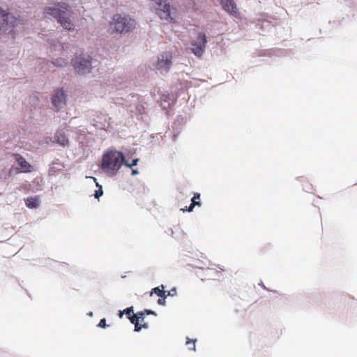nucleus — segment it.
Here are the masks:
<instances>
[{
  "mask_svg": "<svg viewBox=\"0 0 357 357\" xmlns=\"http://www.w3.org/2000/svg\"><path fill=\"white\" fill-rule=\"evenodd\" d=\"M124 161V155L118 151H109L104 153L102 169L109 175H115Z\"/></svg>",
  "mask_w": 357,
  "mask_h": 357,
  "instance_id": "obj_1",
  "label": "nucleus"
},
{
  "mask_svg": "<svg viewBox=\"0 0 357 357\" xmlns=\"http://www.w3.org/2000/svg\"><path fill=\"white\" fill-rule=\"evenodd\" d=\"M45 15L52 16L58 20L61 25L67 30H72L74 24L70 20V12L69 7L66 4H57L54 7H48L45 10Z\"/></svg>",
  "mask_w": 357,
  "mask_h": 357,
  "instance_id": "obj_2",
  "label": "nucleus"
},
{
  "mask_svg": "<svg viewBox=\"0 0 357 357\" xmlns=\"http://www.w3.org/2000/svg\"><path fill=\"white\" fill-rule=\"evenodd\" d=\"M109 25L114 32L123 33L132 31L135 27L136 22L128 15L116 14L113 16Z\"/></svg>",
  "mask_w": 357,
  "mask_h": 357,
  "instance_id": "obj_3",
  "label": "nucleus"
},
{
  "mask_svg": "<svg viewBox=\"0 0 357 357\" xmlns=\"http://www.w3.org/2000/svg\"><path fill=\"white\" fill-rule=\"evenodd\" d=\"M151 7L155 10L160 19L170 22H175L177 11L169 3L162 0H151Z\"/></svg>",
  "mask_w": 357,
  "mask_h": 357,
  "instance_id": "obj_4",
  "label": "nucleus"
},
{
  "mask_svg": "<svg viewBox=\"0 0 357 357\" xmlns=\"http://www.w3.org/2000/svg\"><path fill=\"white\" fill-rule=\"evenodd\" d=\"M126 314L130 322L135 325V331H139L142 328H147L148 324L144 322V312H137L134 314L133 308L132 307L126 308L123 311H120L119 317L121 318L123 314Z\"/></svg>",
  "mask_w": 357,
  "mask_h": 357,
  "instance_id": "obj_5",
  "label": "nucleus"
},
{
  "mask_svg": "<svg viewBox=\"0 0 357 357\" xmlns=\"http://www.w3.org/2000/svg\"><path fill=\"white\" fill-rule=\"evenodd\" d=\"M72 65L77 73L86 74L89 73L91 69V59L89 56H76L72 60Z\"/></svg>",
  "mask_w": 357,
  "mask_h": 357,
  "instance_id": "obj_6",
  "label": "nucleus"
},
{
  "mask_svg": "<svg viewBox=\"0 0 357 357\" xmlns=\"http://www.w3.org/2000/svg\"><path fill=\"white\" fill-rule=\"evenodd\" d=\"M206 43L207 39L206 35L203 33H200L197 40L191 43L190 50L192 52L199 57L201 56L204 52Z\"/></svg>",
  "mask_w": 357,
  "mask_h": 357,
  "instance_id": "obj_7",
  "label": "nucleus"
},
{
  "mask_svg": "<svg viewBox=\"0 0 357 357\" xmlns=\"http://www.w3.org/2000/svg\"><path fill=\"white\" fill-rule=\"evenodd\" d=\"M172 54L170 52H162L158 56L156 68L162 72H167L172 65Z\"/></svg>",
  "mask_w": 357,
  "mask_h": 357,
  "instance_id": "obj_8",
  "label": "nucleus"
},
{
  "mask_svg": "<svg viewBox=\"0 0 357 357\" xmlns=\"http://www.w3.org/2000/svg\"><path fill=\"white\" fill-rule=\"evenodd\" d=\"M220 4L222 8L230 15L240 18L241 14L237 8V5L233 0H222Z\"/></svg>",
  "mask_w": 357,
  "mask_h": 357,
  "instance_id": "obj_9",
  "label": "nucleus"
},
{
  "mask_svg": "<svg viewBox=\"0 0 357 357\" xmlns=\"http://www.w3.org/2000/svg\"><path fill=\"white\" fill-rule=\"evenodd\" d=\"M52 102L53 105L59 108L61 105L65 104L66 96L63 89H59L55 91V93L52 98Z\"/></svg>",
  "mask_w": 357,
  "mask_h": 357,
  "instance_id": "obj_10",
  "label": "nucleus"
},
{
  "mask_svg": "<svg viewBox=\"0 0 357 357\" xmlns=\"http://www.w3.org/2000/svg\"><path fill=\"white\" fill-rule=\"evenodd\" d=\"M15 158L20 165L22 172H30L31 171V165L21 155L15 154Z\"/></svg>",
  "mask_w": 357,
  "mask_h": 357,
  "instance_id": "obj_11",
  "label": "nucleus"
},
{
  "mask_svg": "<svg viewBox=\"0 0 357 357\" xmlns=\"http://www.w3.org/2000/svg\"><path fill=\"white\" fill-rule=\"evenodd\" d=\"M55 139L56 143L63 146H65L68 144V139L62 130H59L56 132L55 135Z\"/></svg>",
  "mask_w": 357,
  "mask_h": 357,
  "instance_id": "obj_12",
  "label": "nucleus"
},
{
  "mask_svg": "<svg viewBox=\"0 0 357 357\" xmlns=\"http://www.w3.org/2000/svg\"><path fill=\"white\" fill-rule=\"evenodd\" d=\"M153 294H155L159 297H167L171 294L169 291L167 292L165 291V286L163 284L152 289L150 296H152Z\"/></svg>",
  "mask_w": 357,
  "mask_h": 357,
  "instance_id": "obj_13",
  "label": "nucleus"
},
{
  "mask_svg": "<svg viewBox=\"0 0 357 357\" xmlns=\"http://www.w3.org/2000/svg\"><path fill=\"white\" fill-rule=\"evenodd\" d=\"M26 206L29 208H36L39 206L40 200L38 197H30L25 199Z\"/></svg>",
  "mask_w": 357,
  "mask_h": 357,
  "instance_id": "obj_14",
  "label": "nucleus"
},
{
  "mask_svg": "<svg viewBox=\"0 0 357 357\" xmlns=\"http://www.w3.org/2000/svg\"><path fill=\"white\" fill-rule=\"evenodd\" d=\"M199 199H200V194L199 193H195L194 195V197L192 198L191 201V204L190 205V206L188 208H182L181 210L184 212V211H189V212H191L192 211L194 207L195 206H201V202H199Z\"/></svg>",
  "mask_w": 357,
  "mask_h": 357,
  "instance_id": "obj_15",
  "label": "nucleus"
},
{
  "mask_svg": "<svg viewBox=\"0 0 357 357\" xmlns=\"http://www.w3.org/2000/svg\"><path fill=\"white\" fill-rule=\"evenodd\" d=\"M139 161V159L138 158H136V159H133L132 162L131 163H129L126 160V158H124V161L123 162V164L130 168H132V166H135L137 165V162Z\"/></svg>",
  "mask_w": 357,
  "mask_h": 357,
  "instance_id": "obj_16",
  "label": "nucleus"
},
{
  "mask_svg": "<svg viewBox=\"0 0 357 357\" xmlns=\"http://www.w3.org/2000/svg\"><path fill=\"white\" fill-rule=\"evenodd\" d=\"M52 63L54 66H60V67H62L67 64V62L62 59H56L55 61H52Z\"/></svg>",
  "mask_w": 357,
  "mask_h": 357,
  "instance_id": "obj_17",
  "label": "nucleus"
},
{
  "mask_svg": "<svg viewBox=\"0 0 357 357\" xmlns=\"http://www.w3.org/2000/svg\"><path fill=\"white\" fill-rule=\"evenodd\" d=\"M0 15L3 18V22H6V24H8V13L0 9Z\"/></svg>",
  "mask_w": 357,
  "mask_h": 357,
  "instance_id": "obj_18",
  "label": "nucleus"
},
{
  "mask_svg": "<svg viewBox=\"0 0 357 357\" xmlns=\"http://www.w3.org/2000/svg\"><path fill=\"white\" fill-rule=\"evenodd\" d=\"M96 185L99 187V189L96 190L94 196L96 198L98 199L100 196L102 195L103 191L102 190V187L99 185L98 183H96Z\"/></svg>",
  "mask_w": 357,
  "mask_h": 357,
  "instance_id": "obj_19",
  "label": "nucleus"
},
{
  "mask_svg": "<svg viewBox=\"0 0 357 357\" xmlns=\"http://www.w3.org/2000/svg\"><path fill=\"white\" fill-rule=\"evenodd\" d=\"M186 344L189 347L190 349L195 350V341H191L190 340H187Z\"/></svg>",
  "mask_w": 357,
  "mask_h": 357,
  "instance_id": "obj_20",
  "label": "nucleus"
},
{
  "mask_svg": "<svg viewBox=\"0 0 357 357\" xmlns=\"http://www.w3.org/2000/svg\"><path fill=\"white\" fill-rule=\"evenodd\" d=\"M166 298L167 297H160V298L158 300V303L160 305H165Z\"/></svg>",
  "mask_w": 357,
  "mask_h": 357,
  "instance_id": "obj_21",
  "label": "nucleus"
},
{
  "mask_svg": "<svg viewBox=\"0 0 357 357\" xmlns=\"http://www.w3.org/2000/svg\"><path fill=\"white\" fill-rule=\"evenodd\" d=\"M141 312H144V316L146 314H147V315H149V314L156 315V313L154 311H152L151 310H145L144 311H142Z\"/></svg>",
  "mask_w": 357,
  "mask_h": 357,
  "instance_id": "obj_22",
  "label": "nucleus"
},
{
  "mask_svg": "<svg viewBox=\"0 0 357 357\" xmlns=\"http://www.w3.org/2000/svg\"><path fill=\"white\" fill-rule=\"evenodd\" d=\"M98 326L101 328H105L107 326L106 320L105 319H100Z\"/></svg>",
  "mask_w": 357,
  "mask_h": 357,
  "instance_id": "obj_23",
  "label": "nucleus"
},
{
  "mask_svg": "<svg viewBox=\"0 0 357 357\" xmlns=\"http://www.w3.org/2000/svg\"><path fill=\"white\" fill-rule=\"evenodd\" d=\"M138 173H139V172H138V171H137V169H132V175H136V174H137Z\"/></svg>",
  "mask_w": 357,
  "mask_h": 357,
  "instance_id": "obj_24",
  "label": "nucleus"
},
{
  "mask_svg": "<svg viewBox=\"0 0 357 357\" xmlns=\"http://www.w3.org/2000/svg\"><path fill=\"white\" fill-rule=\"evenodd\" d=\"M169 292H170V294H171L169 296H171V295H172V296H173V295H174V294H176V289H172V290L171 291H169Z\"/></svg>",
  "mask_w": 357,
  "mask_h": 357,
  "instance_id": "obj_25",
  "label": "nucleus"
}]
</instances>
